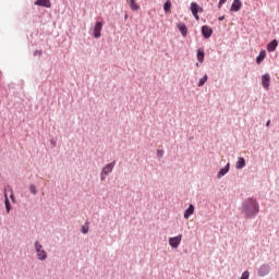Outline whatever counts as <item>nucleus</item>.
Instances as JSON below:
<instances>
[{"label":"nucleus","instance_id":"obj_1","mask_svg":"<svg viewBox=\"0 0 279 279\" xmlns=\"http://www.w3.org/2000/svg\"><path fill=\"white\" fill-rule=\"evenodd\" d=\"M259 210L258 202L254 198H247L242 205V214L245 215L247 219L254 218Z\"/></svg>","mask_w":279,"mask_h":279},{"label":"nucleus","instance_id":"obj_2","mask_svg":"<svg viewBox=\"0 0 279 279\" xmlns=\"http://www.w3.org/2000/svg\"><path fill=\"white\" fill-rule=\"evenodd\" d=\"M34 247H35V252H36L38 260H47L48 254H47V251H45V248L43 247V244H40V242L36 241L34 243Z\"/></svg>","mask_w":279,"mask_h":279},{"label":"nucleus","instance_id":"obj_3","mask_svg":"<svg viewBox=\"0 0 279 279\" xmlns=\"http://www.w3.org/2000/svg\"><path fill=\"white\" fill-rule=\"evenodd\" d=\"M117 165V161H113L111 163H108L107 166H105L100 172V180L101 182H105L106 177L110 175V173H112L114 166Z\"/></svg>","mask_w":279,"mask_h":279},{"label":"nucleus","instance_id":"obj_4","mask_svg":"<svg viewBox=\"0 0 279 279\" xmlns=\"http://www.w3.org/2000/svg\"><path fill=\"white\" fill-rule=\"evenodd\" d=\"M101 29H104V24L101 22H97L93 28L94 38H101Z\"/></svg>","mask_w":279,"mask_h":279},{"label":"nucleus","instance_id":"obj_5","mask_svg":"<svg viewBox=\"0 0 279 279\" xmlns=\"http://www.w3.org/2000/svg\"><path fill=\"white\" fill-rule=\"evenodd\" d=\"M180 243H182V234L169 239V245L172 246L174 250H177V247H180Z\"/></svg>","mask_w":279,"mask_h":279},{"label":"nucleus","instance_id":"obj_6","mask_svg":"<svg viewBox=\"0 0 279 279\" xmlns=\"http://www.w3.org/2000/svg\"><path fill=\"white\" fill-rule=\"evenodd\" d=\"M191 12H192L194 19H196L197 21H199V15H198L199 5L197 4V2H192V3H191Z\"/></svg>","mask_w":279,"mask_h":279},{"label":"nucleus","instance_id":"obj_7","mask_svg":"<svg viewBox=\"0 0 279 279\" xmlns=\"http://www.w3.org/2000/svg\"><path fill=\"white\" fill-rule=\"evenodd\" d=\"M202 34H203L204 38L208 39V38H210V36H213V28L208 25H204L202 27Z\"/></svg>","mask_w":279,"mask_h":279},{"label":"nucleus","instance_id":"obj_8","mask_svg":"<svg viewBox=\"0 0 279 279\" xmlns=\"http://www.w3.org/2000/svg\"><path fill=\"white\" fill-rule=\"evenodd\" d=\"M269 82H271V76L269 75V73H266L262 76V84L263 87L266 88V90L269 89Z\"/></svg>","mask_w":279,"mask_h":279},{"label":"nucleus","instance_id":"obj_9","mask_svg":"<svg viewBox=\"0 0 279 279\" xmlns=\"http://www.w3.org/2000/svg\"><path fill=\"white\" fill-rule=\"evenodd\" d=\"M270 267L269 265L265 264V265H262L258 269V276H262V277H265L269 274L270 271Z\"/></svg>","mask_w":279,"mask_h":279},{"label":"nucleus","instance_id":"obj_10","mask_svg":"<svg viewBox=\"0 0 279 279\" xmlns=\"http://www.w3.org/2000/svg\"><path fill=\"white\" fill-rule=\"evenodd\" d=\"M35 5H39L40 8H51V0H36Z\"/></svg>","mask_w":279,"mask_h":279},{"label":"nucleus","instance_id":"obj_11","mask_svg":"<svg viewBox=\"0 0 279 279\" xmlns=\"http://www.w3.org/2000/svg\"><path fill=\"white\" fill-rule=\"evenodd\" d=\"M243 3H241V0H234L231 5V12H239L241 10Z\"/></svg>","mask_w":279,"mask_h":279},{"label":"nucleus","instance_id":"obj_12","mask_svg":"<svg viewBox=\"0 0 279 279\" xmlns=\"http://www.w3.org/2000/svg\"><path fill=\"white\" fill-rule=\"evenodd\" d=\"M278 47V41L276 39H274L272 41H270L268 45H267V51H269V53L276 51Z\"/></svg>","mask_w":279,"mask_h":279},{"label":"nucleus","instance_id":"obj_13","mask_svg":"<svg viewBox=\"0 0 279 279\" xmlns=\"http://www.w3.org/2000/svg\"><path fill=\"white\" fill-rule=\"evenodd\" d=\"M126 3L129 4V8L136 12L137 10H141V7L136 4V0H126Z\"/></svg>","mask_w":279,"mask_h":279},{"label":"nucleus","instance_id":"obj_14","mask_svg":"<svg viewBox=\"0 0 279 279\" xmlns=\"http://www.w3.org/2000/svg\"><path fill=\"white\" fill-rule=\"evenodd\" d=\"M228 171H230V163H227V166L222 169H220V171L217 174L218 179L223 178V175H226V173H228Z\"/></svg>","mask_w":279,"mask_h":279},{"label":"nucleus","instance_id":"obj_15","mask_svg":"<svg viewBox=\"0 0 279 279\" xmlns=\"http://www.w3.org/2000/svg\"><path fill=\"white\" fill-rule=\"evenodd\" d=\"M265 58H267V51L260 50L259 54L256 58L257 64H260L263 60H265Z\"/></svg>","mask_w":279,"mask_h":279},{"label":"nucleus","instance_id":"obj_16","mask_svg":"<svg viewBox=\"0 0 279 279\" xmlns=\"http://www.w3.org/2000/svg\"><path fill=\"white\" fill-rule=\"evenodd\" d=\"M193 213H195V206L190 205L189 208L184 213V218L189 219V217H191V215H193Z\"/></svg>","mask_w":279,"mask_h":279},{"label":"nucleus","instance_id":"obj_17","mask_svg":"<svg viewBox=\"0 0 279 279\" xmlns=\"http://www.w3.org/2000/svg\"><path fill=\"white\" fill-rule=\"evenodd\" d=\"M8 193H10V198L12 199V202H14V192L12 191V187L10 185L4 187V197L5 195L8 197Z\"/></svg>","mask_w":279,"mask_h":279},{"label":"nucleus","instance_id":"obj_18","mask_svg":"<svg viewBox=\"0 0 279 279\" xmlns=\"http://www.w3.org/2000/svg\"><path fill=\"white\" fill-rule=\"evenodd\" d=\"M178 28H179V32H181L182 36H186L187 32H189V28H186V25L185 24H179L178 25Z\"/></svg>","mask_w":279,"mask_h":279},{"label":"nucleus","instance_id":"obj_19","mask_svg":"<svg viewBox=\"0 0 279 279\" xmlns=\"http://www.w3.org/2000/svg\"><path fill=\"white\" fill-rule=\"evenodd\" d=\"M236 169H243L245 167V159L240 157L238 162L235 163Z\"/></svg>","mask_w":279,"mask_h":279},{"label":"nucleus","instance_id":"obj_20","mask_svg":"<svg viewBox=\"0 0 279 279\" xmlns=\"http://www.w3.org/2000/svg\"><path fill=\"white\" fill-rule=\"evenodd\" d=\"M204 58H205V53H204V49H198L197 50V60L198 62H204Z\"/></svg>","mask_w":279,"mask_h":279},{"label":"nucleus","instance_id":"obj_21","mask_svg":"<svg viewBox=\"0 0 279 279\" xmlns=\"http://www.w3.org/2000/svg\"><path fill=\"white\" fill-rule=\"evenodd\" d=\"M4 204H5L7 213H10V210H12V206L10 205V198H8V195H5Z\"/></svg>","mask_w":279,"mask_h":279},{"label":"nucleus","instance_id":"obj_22","mask_svg":"<svg viewBox=\"0 0 279 279\" xmlns=\"http://www.w3.org/2000/svg\"><path fill=\"white\" fill-rule=\"evenodd\" d=\"M163 10L166 13H169V11L171 10V0L166 1V3L163 4Z\"/></svg>","mask_w":279,"mask_h":279},{"label":"nucleus","instance_id":"obj_23","mask_svg":"<svg viewBox=\"0 0 279 279\" xmlns=\"http://www.w3.org/2000/svg\"><path fill=\"white\" fill-rule=\"evenodd\" d=\"M206 82H208V75L205 74L204 77L199 80L198 86H204Z\"/></svg>","mask_w":279,"mask_h":279},{"label":"nucleus","instance_id":"obj_24","mask_svg":"<svg viewBox=\"0 0 279 279\" xmlns=\"http://www.w3.org/2000/svg\"><path fill=\"white\" fill-rule=\"evenodd\" d=\"M29 191L33 195H36L37 191H36V185L32 184L29 185Z\"/></svg>","mask_w":279,"mask_h":279},{"label":"nucleus","instance_id":"obj_25","mask_svg":"<svg viewBox=\"0 0 279 279\" xmlns=\"http://www.w3.org/2000/svg\"><path fill=\"white\" fill-rule=\"evenodd\" d=\"M241 279H250V271H244L241 276Z\"/></svg>","mask_w":279,"mask_h":279},{"label":"nucleus","instance_id":"obj_26","mask_svg":"<svg viewBox=\"0 0 279 279\" xmlns=\"http://www.w3.org/2000/svg\"><path fill=\"white\" fill-rule=\"evenodd\" d=\"M88 230H89L88 226H83L82 227L83 234H88Z\"/></svg>","mask_w":279,"mask_h":279},{"label":"nucleus","instance_id":"obj_27","mask_svg":"<svg viewBox=\"0 0 279 279\" xmlns=\"http://www.w3.org/2000/svg\"><path fill=\"white\" fill-rule=\"evenodd\" d=\"M226 1L228 0H220L219 3H218V9L221 10L223 3H226Z\"/></svg>","mask_w":279,"mask_h":279},{"label":"nucleus","instance_id":"obj_28","mask_svg":"<svg viewBox=\"0 0 279 279\" xmlns=\"http://www.w3.org/2000/svg\"><path fill=\"white\" fill-rule=\"evenodd\" d=\"M270 124H271V120H268L266 123V128H269Z\"/></svg>","mask_w":279,"mask_h":279},{"label":"nucleus","instance_id":"obj_29","mask_svg":"<svg viewBox=\"0 0 279 279\" xmlns=\"http://www.w3.org/2000/svg\"><path fill=\"white\" fill-rule=\"evenodd\" d=\"M225 19H226V16L222 15V16L218 17V21H223Z\"/></svg>","mask_w":279,"mask_h":279},{"label":"nucleus","instance_id":"obj_30","mask_svg":"<svg viewBox=\"0 0 279 279\" xmlns=\"http://www.w3.org/2000/svg\"><path fill=\"white\" fill-rule=\"evenodd\" d=\"M163 151L162 150H158L157 155L158 156H162Z\"/></svg>","mask_w":279,"mask_h":279}]
</instances>
